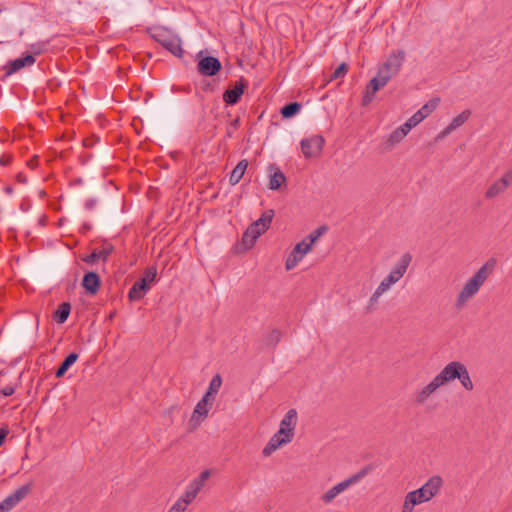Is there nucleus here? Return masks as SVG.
<instances>
[{
	"label": "nucleus",
	"mask_w": 512,
	"mask_h": 512,
	"mask_svg": "<svg viewBox=\"0 0 512 512\" xmlns=\"http://www.w3.org/2000/svg\"><path fill=\"white\" fill-rule=\"evenodd\" d=\"M496 263L497 261L495 258L488 259L487 262L467 281L457 297V307L463 306L479 291L489 274L494 270Z\"/></svg>",
	"instance_id": "1"
},
{
	"label": "nucleus",
	"mask_w": 512,
	"mask_h": 512,
	"mask_svg": "<svg viewBox=\"0 0 512 512\" xmlns=\"http://www.w3.org/2000/svg\"><path fill=\"white\" fill-rule=\"evenodd\" d=\"M436 376L443 385L458 379L466 390L472 391L474 388L467 367L459 361L448 363Z\"/></svg>",
	"instance_id": "2"
},
{
	"label": "nucleus",
	"mask_w": 512,
	"mask_h": 512,
	"mask_svg": "<svg viewBox=\"0 0 512 512\" xmlns=\"http://www.w3.org/2000/svg\"><path fill=\"white\" fill-rule=\"evenodd\" d=\"M151 37L163 46L167 51L176 56L182 58L184 50L182 49V41L178 35L172 34L168 29L163 27H156L150 29Z\"/></svg>",
	"instance_id": "3"
},
{
	"label": "nucleus",
	"mask_w": 512,
	"mask_h": 512,
	"mask_svg": "<svg viewBox=\"0 0 512 512\" xmlns=\"http://www.w3.org/2000/svg\"><path fill=\"white\" fill-rule=\"evenodd\" d=\"M157 281L156 266L148 267L143 275L132 285L128 292V299L131 302L141 300L151 288V284Z\"/></svg>",
	"instance_id": "4"
},
{
	"label": "nucleus",
	"mask_w": 512,
	"mask_h": 512,
	"mask_svg": "<svg viewBox=\"0 0 512 512\" xmlns=\"http://www.w3.org/2000/svg\"><path fill=\"white\" fill-rule=\"evenodd\" d=\"M406 53L404 50L393 51L387 60L383 62L377 71V75L388 83L393 77H395L405 61Z\"/></svg>",
	"instance_id": "5"
},
{
	"label": "nucleus",
	"mask_w": 512,
	"mask_h": 512,
	"mask_svg": "<svg viewBox=\"0 0 512 512\" xmlns=\"http://www.w3.org/2000/svg\"><path fill=\"white\" fill-rule=\"evenodd\" d=\"M197 62V72L204 77H213L220 73L222 70L221 61L214 56L206 55L203 50L195 55Z\"/></svg>",
	"instance_id": "6"
},
{
	"label": "nucleus",
	"mask_w": 512,
	"mask_h": 512,
	"mask_svg": "<svg viewBox=\"0 0 512 512\" xmlns=\"http://www.w3.org/2000/svg\"><path fill=\"white\" fill-rule=\"evenodd\" d=\"M372 469L373 466L371 464L364 466L359 472L336 484L324 493L321 497L322 501L324 503H330L337 495L347 489L350 485L355 484L364 478L370 471H372Z\"/></svg>",
	"instance_id": "7"
},
{
	"label": "nucleus",
	"mask_w": 512,
	"mask_h": 512,
	"mask_svg": "<svg viewBox=\"0 0 512 512\" xmlns=\"http://www.w3.org/2000/svg\"><path fill=\"white\" fill-rule=\"evenodd\" d=\"M443 485V480L440 476L435 475L428 479V481L420 488L409 492V495H414L418 504L427 502L436 496Z\"/></svg>",
	"instance_id": "8"
},
{
	"label": "nucleus",
	"mask_w": 512,
	"mask_h": 512,
	"mask_svg": "<svg viewBox=\"0 0 512 512\" xmlns=\"http://www.w3.org/2000/svg\"><path fill=\"white\" fill-rule=\"evenodd\" d=\"M324 144L325 139L322 135L304 138L300 142L301 151L306 159L320 157Z\"/></svg>",
	"instance_id": "9"
},
{
	"label": "nucleus",
	"mask_w": 512,
	"mask_h": 512,
	"mask_svg": "<svg viewBox=\"0 0 512 512\" xmlns=\"http://www.w3.org/2000/svg\"><path fill=\"white\" fill-rule=\"evenodd\" d=\"M294 434L295 433H288L284 428H279L262 450V454L265 457L270 456L278 448L290 443L293 440Z\"/></svg>",
	"instance_id": "10"
},
{
	"label": "nucleus",
	"mask_w": 512,
	"mask_h": 512,
	"mask_svg": "<svg viewBox=\"0 0 512 512\" xmlns=\"http://www.w3.org/2000/svg\"><path fill=\"white\" fill-rule=\"evenodd\" d=\"M247 87L248 82L243 77L236 81L232 86H229L223 93V101L226 106L236 105L241 100Z\"/></svg>",
	"instance_id": "11"
},
{
	"label": "nucleus",
	"mask_w": 512,
	"mask_h": 512,
	"mask_svg": "<svg viewBox=\"0 0 512 512\" xmlns=\"http://www.w3.org/2000/svg\"><path fill=\"white\" fill-rule=\"evenodd\" d=\"M311 248V243H307L304 239L297 243L286 259V270L289 271L295 268L299 261L302 260L303 256L311 250Z\"/></svg>",
	"instance_id": "12"
},
{
	"label": "nucleus",
	"mask_w": 512,
	"mask_h": 512,
	"mask_svg": "<svg viewBox=\"0 0 512 512\" xmlns=\"http://www.w3.org/2000/svg\"><path fill=\"white\" fill-rule=\"evenodd\" d=\"M387 84L386 80L376 75L366 85L364 95L362 97L361 105L368 106L374 99L375 94Z\"/></svg>",
	"instance_id": "13"
},
{
	"label": "nucleus",
	"mask_w": 512,
	"mask_h": 512,
	"mask_svg": "<svg viewBox=\"0 0 512 512\" xmlns=\"http://www.w3.org/2000/svg\"><path fill=\"white\" fill-rule=\"evenodd\" d=\"M81 285L87 294L94 296L101 287V278L97 272L88 271L84 274Z\"/></svg>",
	"instance_id": "14"
},
{
	"label": "nucleus",
	"mask_w": 512,
	"mask_h": 512,
	"mask_svg": "<svg viewBox=\"0 0 512 512\" xmlns=\"http://www.w3.org/2000/svg\"><path fill=\"white\" fill-rule=\"evenodd\" d=\"M113 251V245L105 241L100 249H94L91 252V254L83 257L82 261H84L87 264H94L98 260H103L104 262H106Z\"/></svg>",
	"instance_id": "15"
},
{
	"label": "nucleus",
	"mask_w": 512,
	"mask_h": 512,
	"mask_svg": "<svg viewBox=\"0 0 512 512\" xmlns=\"http://www.w3.org/2000/svg\"><path fill=\"white\" fill-rule=\"evenodd\" d=\"M36 59L33 55L27 54L14 60H10L4 67L6 76L18 72L20 69L33 65Z\"/></svg>",
	"instance_id": "16"
},
{
	"label": "nucleus",
	"mask_w": 512,
	"mask_h": 512,
	"mask_svg": "<svg viewBox=\"0 0 512 512\" xmlns=\"http://www.w3.org/2000/svg\"><path fill=\"white\" fill-rule=\"evenodd\" d=\"M511 175L505 174L493 184L489 186L487 191L485 192V197L487 199H492L500 194H502L507 187L511 184Z\"/></svg>",
	"instance_id": "17"
},
{
	"label": "nucleus",
	"mask_w": 512,
	"mask_h": 512,
	"mask_svg": "<svg viewBox=\"0 0 512 512\" xmlns=\"http://www.w3.org/2000/svg\"><path fill=\"white\" fill-rule=\"evenodd\" d=\"M411 261L412 255L409 252L404 253L395 264L394 268L390 271L389 275L398 282L404 276Z\"/></svg>",
	"instance_id": "18"
},
{
	"label": "nucleus",
	"mask_w": 512,
	"mask_h": 512,
	"mask_svg": "<svg viewBox=\"0 0 512 512\" xmlns=\"http://www.w3.org/2000/svg\"><path fill=\"white\" fill-rule=\"evenodd\" d=\"M443 386L437 376L433 378V380L428 383L422 390H420L416 395V402L418 404H423L426 400L433 394L438 388Z\"/></svg>",
	"instance_id": "19"
},
{
	"label": "nucleus",
	"mask_w": 512,
	"mask_h": 512,
	"mask_svg": "<svg viewBox=\"0 0 512 512\" xmlns=\"http://www.w3.org/2000/svg\"><path fill=\"white\" fill-rule=\"evenodd\" d=\"M208 412L209 406H207V404H203L202 401L200 400L196 404L192 417L189 421L191 428L196 429L201 424V422L207 417Z\"/></svg>",
	"instance_id": "20"
},
{
	"label": "nucleus",
	"mask_w": 512,
	"mask_h": 512,
	"mask_svg": "<svg viewBox=\"0 0 512 512\" xmlns=\"http://www.w3.org/2000/svg\"><path fill=\"white\" fill-rule=\"evenodd\" d=\"M269 171L271 172V174L269 178L268 187L270 190H278L283 184L286 183V176L280 170V168L276 167L273 164L269 166Z\"/></svg>",
	"instance_id": "21"
},
{
	"label": "nucleus",
	"mask_w": 512,
	"mask_h": 512,
	"mask_svg": "<svg viewBox=\"0 0 512 512\" xmlns=\"http://www.w3.org/2000/svg\"><path fill=\"white\" fill-rule=\"evenodd\" d=\"M261 236V232L256 230L251 224L244 231L241 237V245L243 246V251H247L251 249L256 240Z\"/></svg>",
	"instance_id": "22"
},
{
	"label": "nucleus",
	"mask_w": 512,
	"mask_h": 512,
	"mask_svg": "<svg viewBox=\"0 0 512 512\" xmlns=\"http://www.w3.org/2000/svg\"><path fill=\"white\" fill-rule=\"evenodd\" d=\"M274 215H275V212L273 209L266 210L265 212H263L261 214L260 218L256 221L252 222L251 225L256 230H259V232H261V235H262L269 229Z\"/></svg>",
	"instance_id": "23"
},
{
	"label": "nucleus",
	"mask_w": 512,
	"mask_h": 512,
	"mask_svg": "<svg viewBox=\"0 0 512 512\" xmlns=\"http://www.w3.org/2000/svg\"><path fill=\"white\" fill-rule=\"evenodd\" d=\"M247 167H248V161L246 159L240 160L230 173L229 183L231 185L238 184L239 181L242 179Z\"/></svg>",
	"instance_id": "24"
},
{
	"label": "nucleus",
	"mask_w": 512,
	"mask_h": 512,
	"mask_svg": "<svg viewBox=\"0 0 512 512\" xmlns=\"http://www.w3.org/2000/svg\"><path fill=\"white\" fill-rule=\"evenodd\" d=\"M79 355L76 352L69 353L65 359L62 361V363L59 365L55 372L56 378H62L68 369L78 360Z\"/></svg>",
	"instance_id": "25"
},
{
	"label": "nucleus",
	"mask_w": 512,
	"mask_h": 512,
	"mask_svg": "<svg viewBox=\"0 0 512 512\" xmlns=\"http://www.w3.org/2000/svg\"><path fill=\"white\" fill-rule=\"evenodd\" d=\"M71 312V304L69 302H62L58 308L53 312V320L58 324H63L68 319Z\"/></svg>",
	"instance_id": "26"
},
{
	"label": "nucleus",
	"mask_w": 512,
	"mask_h": 512,
	"mask_svg": "<svg viewBox=\"0 0 512 512\" xmlns=\"http://www.w3.org/2000/svg\"><path fill=\"white\" fill-rule=\"evenodd\" d=\"M297 423V411L290 409L280 422V428H284L288 433H294Z\"/></svg>",
	"instance_id": "27"
},
{
	"label": "nucleus",
	"mask_w": 512,
	"mask_h": 512,
	"mask_svg": "<svg viewBox=\"0 0 512 512\" xmlns=\"http://www.w3.org/2000/svg\"><path fill=\"white\" fill-rule=\"evenodd\" d=\"M282 333L279 329L273 328L265 333L261 339L263 347H275L281 340Z\"/></svg>",
	"instance_id": "28"
},
{
	"label": "nucleus",
	"mask_w": 512,
	"mask_h": 512,
	"mask_svg": "<svg viewBox=\"0 0 512 512\" xmlns=\"http://www.w3.org/2000/svg\"><path fill=\"white\" fill-rule=\"evenodd\" d=\"M301 108H302L301 103H299L297 101L289 102L281 108L280 114H281L282 118L290 119V118L296 116L300 112Z\"/></svg>",
	"instance_id": "29"
},
{
	"label": "nucleus",
	"mask_w": 512,
	"mask_h": 512,
	"mask_svg": "<svg viewBox=\"0 0 512 512\" xmlns=\"http://www.w3.org/2000/svg\"><path fill=\"white\" fill-rule=\"evenodd\" d=\"M201 491V488L193 481L188 485L185 493L180 497L186 504H190Z\"/></svg>",
	"instance_id": "30"
},
{
	"label": "nucleus",
	"mask_w": 512,
	"mask_h": 512,
	"mask_svg": "<svg viewBox=\"0 0 512 512\" xmlns=\"http://www.w3.org/2000/svg\"><path fill=\"white\" fill-rule=\"evenodd\" d=\"M471 111L469 109H465L459 115L454 117L450 124L448 125V130H456L460 126H462L470 117Z\"/></svg>",
	"instance_id": "31"
},
{
	"label": "nucleus",
	"mask_w": 512,
	"mask_h": 512,
	"mask_svg": "<svg viewBox=\"0 0 512 512\" xmlns=\"http://www.w3.org/2000/svg\"><path fill=\"white\" fill-rule=\"evenodd\" d=\"M439 103H440V98L439 97H434V98L430 99L426 104H424L418 110V112L425 119L426 117H428L437 108Z\"/></svg>",
	"instance_id": "32"
},
{
	"label": "nucleus",
	"mask_w": 512,
	"mask_h": 512,
	"mask_svg": "<svg viewBox=\"0 0 512 512\" xmlns=\"http://www.w3.org/2000/svg\"><path fill=\"white\" fill-rule=\"evenodd\" d=\"M33 483H27L22 485L18 489H16L11 495L12 498L16 501V503H20L32 490Z\"/></svg>",
	"instance_id": "33"
},
{
	"label": "nucleus",
	"mask_w": 512,
	"mask_h": 512,
	"mask_svg": "<svg viewBox=\"0 0 512 512\" xmlns=\"http://www.w3.org/2000/svg\"><path fill=\"white\" fill-rule=\"evenodd\" d=\"M328 231V227L326 225H321L314 231H312L309 235H307L304 240H306L307 243H311V247L313 244L326 232Z\"/></svg>",
	"instance_id": "34"
},
{
	"label": "nucleus",
	"mask_w": 512,
	"mask_h": 512,
	"mask_svg": "<svg viewBox=\"0 0 512 512\" xmlns=\"http://www.w3.org/2000/svg\"><path fill=\"white\" fill-rule=\"evenodd\" d=\"M348 64L346 62H342L339 66L334 70V72L330 75L329 81H333L339 78H343L348 72Z\"/></svg>",
	"instance_id": "35"
},
{
	"label": "nucleus",
	"mask_w": 512,
	"mask_h": 512,
	"mask_svg": "<svg viewBox=\"0 0 512 512\" xmlns=\"http://www.w3.org/2000/svg\"><path fill=\"white\" fill-rule=\"evenodd\" d=\"M222 385V378L219 374H216L212 377L208 389V392H211L213 395H216Z\"/></svg>",
	"instance_id": "36"
},
{
	"label": "nucleus",
	"mask_w": 512,
	"mask_h": 512,
	"mask_svg": "<svg viewBox=\"0 0 512 512\" xmlns=\"http://www.w3.org/2000/svg\"><path fill=\"white\" fill-rule=\"evenodd\" d=\"M416 505H418V503L416 498H414V495H409V493H407L402 506V512H413Z\"/></svg>",
	"instance_id": "37"
},
{
	"label": "nucleus",
	"mask_w": 512,
	"mask_h": 512,
	"mask_svg": "<svg viewBox=\"0 0 512 512\" xmlns=\"http://www.w3.org/2000/svg\"><path fill=\"white\" fill-rule=\"evenodd\" d=\"M47 42H36L30 45L31 54L34 57L41 55L46 51Z\"/></svg>",
	"instance_id": "38"
},
{
	"label": "nucleus",
	"mask_w": 512,
	"mask_h": 512,
	"mask_svg": "<svg viewBox=\"0 0 512 512\" xmlns=\"http://www.w3.org/2000/svg\"><path fill=\"white\" fill-rule=\"evenodd\" d=\"M397 281L390 276L389 274L381 281L379 286L377 287L380 292L384 293L386 292L393 284H395Z\"/></svg>",
	"instance_id": "39"
},
{
	"label": "nucleus",
	"mask_w": 512,
	"mask_h": 512,
	"mask_svg": "<svg viewBox=\"0 0 512 512\" xmlns=\"http://www.w3.org/2000/svg\"><path fill=\"white\" fill-rule=\"evenodd\" d=\"M402 139H403V136H401L399 131L397 129H395L389 135V137H388V139L386 141V144H387V146L392 147L395 144L399 143Z\"/></svg>",
	"instance_id": "40"
},
{
	"label": "nucleus",
	"mask_w": 512,
	"mask_h": 512,
	"mask_svg": "<svg viewBox=\"0 0 512 512\" xmlns=\"http://www.w3.org/2000/svg\"><path fill=\"white\" fill-rule=\"evenodd\" d=\"M240 127V117H236L229 124V127L226 129V137L231 138L235 130Z\"/></svg>",
	"instance_id": "41"
},
{
	"label": "nucleus",
	"mask_w": 512,
	"mask_h": 512,
	"mask_svg": "<svg viewBox=\"0 0 512 512\" xmlns=\"http://www.w3.org/2000/svg\"><path fill=\"white\" fill-rule=\"evenodd\" d=\"M210 477V471L204 470L200 473V475L193 480L195 484H197L201 489L204 486V483L206 480H208Z\"/></svg>",
	"instance_id": "42"
},
{
	"label": "nucleus",
	"mask_w": 512,
	"mask_h": 512,
	"mask_svg": "<svg viewBox=\"0 0 512 512\" xmlns=\"http://www.w3.org/2000/svg\"><path fill=\"white\" fill-rule=\"evenodd\" d=\"M188 504H186L181 498L171 507L169 512H184Z\"/></svg>",
	"instance_id": "43"
},
{
	"label": "nucleus",
	"mask_w": 512,
	"mask_h": 512,
	"mask_svg": "<svg viewBox=\"0 0 512 512\" xmlns=\"http://www.w3.org/2000/svg\"><path fill=\"white\" fill-rule=\"evenodd\" d=\"M424 120V118L422 117V115L417 111L416 113H414L407 121L412 125V127L414 128L415 126H417L420 122H422Z\"/></svg>",
	"instance_id": "44"
},
{
	"label": "nucleus",
	"mask_w": 512,
	"mask_h": 512,
	"mask_svg": "<svg viewBox=\"0 0 512 512\" xmlns=\"http://www.w3.org/2000/svg\"><path fill=\"white\" fill-rule=\"evenodd\" d=\"M2 504L4 505V507L7 509V512H9L10 510H12L16 505V501L14 500V498L11 497V495L7 496L3 501H2Z\"/></svg>",
	"instance_id": "45"
},
{
	"label": "nucleus",
	"mask_w": 512,
	"mask_h": 512,
	"mask_svg": "<svg viewBox=\"0 0 512 512\" xmlns=\"http://www.w3.org/2000/svg\"><path fill=\"white\" fill-rule=\"evenodd\" d=\"M16 387H17V384L7 385L6 387H4L0 390V394L5 397L12 396L15 393Z\"/></svg>",
	"instance_id": "46"
},
{
	"label": "nucleus",
	"mask_w": 512,
	"mask_h": 512,
	"mask_svg": "<svg viewBox=\"0 0 512 512\" xmlns=\"http://www.w3.org/2000/svg\"><path fill=\"white\" fill-rule=\"evenodd\" d=\"M215 399V395H213L211 392L206 391L203 395L201 401L203 404H207V406H211L213 401Z\"/></svg>",
	"instance_id": "47"
},
{
	"label": "nucleus",
	"mask_w": 512,
	"mask_h": 512,
	"mask_svg": "<svg viewBox=\"0 0 512 512\" xmlns=\"http://www.w3.org/2000/svg\"><path fill=\"white\" fill-rule=\"evenodd\" d=\"M383 293L380 292V290L376 289L375 292L372 294V296L370 297V300H369V305L367 307L368 310H370V308L377 302L378 298L380 297V295H382Z\"/></svg>",
	"instance_id": "48"
},
{
	"label": "nucleus",
	"mask_w": 512,
	"mask_h": 512,
	"mask_svg": "<svg viewBox=\"0 0 512 512\" xmlns=\"http://www.w3.org/2000/svg\"><path fill=\"white\" fill-rule=\"evenodd\" d=\"M9 434L8 426L0 427V447L4 444L7 435Z\"/></svg>",
	"instance_id": "49"
},
{
	"label": "nucleus",
	"mask_w": 512,
	"mask_h": 512,
	"mask_svg": "<svg viewBox=\"0 0 512 512\" xmlns=\"http://www.w3.org/2000/svg\"><path fill=\"white\" fill-rule=\"evenodd\" d=\"M202 90L205 92H213L215 90V86L210 82H205L202 85Z\"/></svg>",
	"instance_id": "50"
},
{
	"label": "nucleus",
	"mask_w": 512,
	"mask_h": 512,
	"mask_svg": "<svg viewBox=\"0 0 512 512\" xmlns=\"http://www.w3.org/2000/svg\"><path fill=\"white\" fill-rule=\"evenodd\" d=\"M97 201L96 199L94 198H91V199H88L86 202H85V208L87 210H91L94 208V206L96 205Z\"/></svg>",
	"instance_id": "51"
},
{
	"label": "nucleus",
	"mask_w": 512,
	"mask_h": 512,
	"mask_svg": "<svg viewBox=\"0 0 512 512\" xmlns=\"http://www.w3.org/2000/svg\"><path fill=\"white\" fill-rule=\"evenodd\" d=\"M11 160L12 159H11L10 156L3 155V156L0 157V165L7 166V165H9L11 163Z\"/></svg>",
	"instance_id": "52"
},
{
	"label": "nucleus",
	"mask_w": 512,
	"mask_h": 512,
	"mask_svg": "<svg viewBox=\"0 0 512 512\" xmlns=\"http://www.w3.org/2000/svg\"><path fill=\"white\" fill-rule=\"evenodd\" d=\"M400 127H402L403 130L406 131V133H409V131L413 128L412 125L408 121H406Z\"/></svg>",
	"instance_id": "53"
},
{
	"label": "nucleus",
	"mask_w": 512,
	"mask_h": 512,
	"mask_svg": "<svg viewBox=\"0 0 512 512\" xmlns=\"http://www.w3.org/2000/svg\"><path fill=\"white\" fill-rule=\"evenodd\" d=\"M453 130H448V126L438 135L437 138H444L448 134H450Z\"/></svg>",
	"instance_id": "54"
},
{
	"label": "nucleus",
	"mask_w": 512,
	"mask_h": 512,
	"mask_svg": "<svg viewBox=\"0 0 512 512\" xmlns=\"http://www.w3.org/2000/svg\"><path fill=\"white\" fill-rule=\"evenodd\" d=\"M37 164H38V159H37V157H34L33 159H31V160L28 162V165H29L30 167H35V166H37Z\"/></svg>",
	"instance_id": "55"
},
{
	"label": "nucleus",
	"mask_w": 512,
	"mask_h": 512,
	"mask_svg": "<svg viewBox=\"0 0 512 512\" xmlns=\"http://www.w3.org/2000/svg\"><path fill=\"white\" fill-rule=\"evenodd\" d=\"M83 183V180L81 178H76L72 181V185H81Z\"/></svg>",
	"instance_id": "56"
},
{
	"label": "nucleus",
	"mask_w": 512,
	"mask_h": 512,
	"mask_svg": "<svg viewBox=\"0 0 512 512\" xmlns=\"http://www.w3.org/2000/svg\"><path fill=\"white\" fill-rule=\"evenodd\" d=\"M17 178H18L19 182H22V183L26 182V178L21 173L18 174Z\"/></svg>",
	"instance_id": "57"
},
{
	"label": "nucleus",
	"mask_w": 512,
	"mask_h": 512,
	"mask_svg": "<svg viewBox=\"0 0 512 512\" xmlns=\"http://www.w3.org/2000/svg\"><path fill=\"white\" fill-rule=\"evenodd\" d=\"M396 129L399 131V133L401 134V136H403V138L408 134V133H406V131H404V130H403V128H402V127H400V126H399L398 128H396Z\"/></svg>",
	"instance_id": "58"
},
{
	"label": "nucleus",
	"mask_w": 512,
	"mask_h": 512,
	"mask_svg": "<svg viewBox=\"0 0 512 512\" xmlns=\"http://www.w3.org/2000/svg\"><path fill=\"white\" fill-rule=\"evenodd\" d=\"M4 190L7 194H11L13 192V188L11 186H6Z\"/></svg>",
	"instance_id": "59"
},
{
	"label": "nucleus",
	"mask_w": 512,
	"mask_h": 512,
	"mask_svg": "<svg viewBox=\"0 0 512 512\" xmlns=\"http://www.w3.org/2000/svg\"><path fill=\"white\" fill-rule=\"evenodd\" d=\"M0 512H7V509L4 507L2 502L0 503Z\"/></svg>",
	"instance_id": "60"
},
{
	"label": "nucleus",
	"mask_w": 512,
	"mask_h": 512,
	"mask_svg": "<svg viewBox=\"0 0 512 512\" xmlns=\"http://www.w3.org/2000/svg\"><path fill=\"white\" fill-rule=\"evenodd\" d=\"M83 228L86 229V230H90L91 229V225L86 223V224L83 225Z\"/></svg>",
	"instance_id": "61"
},
{
	"label": "nucleus",
	"mask_w": 512,
	"mask_h": 512,
	"mask_svg": "<svg viewBox=\"0 0 512 512\" xmlns=\"http://www.w3.org/2000/svg\"><path fill=\"white\" fill-rule=\"evenodd\" d=\"M505 174H510L511 175V182H512V168L509 169L508 171H506Z\"/></svg>",
	"instance_id": "62"
},
{
	"label": "nucleus",
	"mask_w": 512,
	"mask_h": 512,
	"mask_svg": "<svg viewBox=\"0 0 512 512\" xmlns=\"http://www.w3.org/2000/svg\"><path fill=\"white\" fill-rule=\"evenodd\" d=\"M114 315H115V312H112V313L109 315V319H110V320H112V319H113V317H114Z\"/></svg>",
	"instance_id": "63"
},
{
	"label": "nucleus",
	"mask_w": 512,
	"mask_h": 512,
	"mask_svg": "<svg viewBox=\"0 0 512 512\" xmlns=\"http://www.w3.org/2000/svg\"><path fill=\"white\" fill-rule=\"evenodd\" d=\"M90 144H88L87 140L84 141V146H89Z\"/></svg>",
	"instance_id": "64"
}]
</instances>
